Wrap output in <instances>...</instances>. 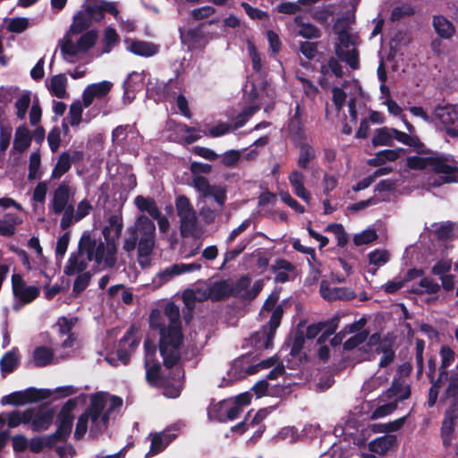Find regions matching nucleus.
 Listing matches in <instances>:
<instances>
[{
  "label": "nucleus",
  "instance_id": "38",
  "mask_svg": "<svg viewBox=\"0 0 458 458\" xmlns=\"http://www.w3.org/2000/svg\"><path fill=\"white\" fill-rule=\"evenodd\" d=\"M31 136L30 131L25 126H19L14 134L13 151L21 153L30 145Z\"/></svg>",
  "mask_w": 458,
  "mask_h": 458
},
{
  "label": "nucleus",
  "instance_id": "51",
  "mask_svg": "<svg viewBox=\"0 0 458 458\" xmlns=\"http://www.w3.org/2000/svg\"><path fill=\"white\" fill-rule=\"evenodd\" d=\"M30 420V411H13L6 414L7 424L10 428L18 427L20 424H27Z\"/></svg>",
  "mask_w": 458,
  "mask_h": 458
},
{
  "label": "nucleus",
  "instance_id": "18",
  "mask_svg": "<svg viewBox=\"0 0 458 458\" xmlns=\"http://www.w3.org/2000/svg\"><path fill=\"white\" fill-rule=\"evenodd\" d=\"M362 348H366L368 352V355L365 359H369L374 352H382V357L380 358L379 366L386 367L390 362L393 361L394 353L392 349L386 348V344H382L380 343V336L377 334L372 335Z\"/></svg>",
  "mask_w": 458,
  "mask_h": 458
},
{
  "label": "nucleus",
  "instance_id": "57",
  "mask_svg": "<svg viewBox=\"0 0 458 458\" xmlns=\"http://www.w3.org/2000/svg\"><path fill=\"white\" fill-rule=\"evenodd\" d=\"M118 42L119 36L115 30L111 27L106 28L103 38V53H109Z\"/></svg>",
  "mask_w": 458,
  "mask_h": 458
},
{
  "label": "nucleus",
  "instance_id": "53",
  "mask_svg": "<svg viewBox=\"0 0 458 458\" xmlns=\"http://www.w3.org/2000/svg\"><path fill=\"white\" fill-rule=\"evenodd\" d=\"M248 242L242 241L236 247L231 250H227L223 256V262L218 267L219 270H223L225 266L234 260L240 254H242L246 249Z\"/></svg>",
  "mask_w": 458,
  "mask_h": 458
},
{
  "label": "nucleus",
  "instance_id": "48",
  "mask_svg": "<svg viewBox=\"0 0 458 458\" xmlns=\"http://www.w3.org/2000/svg\"><path fill=\"white\" fill-rule=\"evenodd\" d=\"M102 7V0H86L82 5L83 10L93 21H99L103 18Z\"/></svg>",
  "mask_w": 458,
  "mask_h": 458
},
{
  "label": "nucleus",
  "instance_id": "31",
  "mask_svg": "<svg viewBox=\"0 0 458 458\" xmlns=\"http://www.w3.org/2000/svg\"><path fill=\"white\" fill-rule=\"evenodd\" d=\"M271 367H274V369L269 372L267 376L269 379H276L278 376L284 373V366L278 361L276 357H271L254 366L250 367L248 369V373L254 374L261 369H269Z\"/></svg>",
  "mask_w": 458,
  "mask_h": 458
},
{
  "label": "nucleus",
  "instance_id": "58",
  "mask_svg": "<svg viewBox=\"0 0 458 458\" xmlns=\"http://www.w3.org/2000/svg\"><path fill=\"white\" fill-rule=\"evenodd\" d=\"M7 30L13 33H21L30 26V20L25 17L12 18L7 22Z\"/></svg>",
  "mask_w": 458,
  "mask_h": 458
},
{
  "label": "nucleus",
  "instance_id": "2",
  "mask_svg": "<svg viewBox=\"0 0 458 458\" xmlns=\"http://www.w3.org/2000/svg\"><path fill=\"white\" fill-rule=\"evenodd\" d=\"M149 323L152 327L160 329L159 348L165 366L173 367L179 360L182 341L179 308L170 302L165 305L163 314L159 310H153Z\"/></svg>",
  "mask_w": 458,
  "mask_h": 458
},
{
  "label": "nucleus",
  "instance_id": "36",
  "mask_svg": "<svg viewBox=\"0 0 458 458\" xmlns=\"http://www.w3.org/2000/svg\"><path fill=\"white\" fill-rule=\"evenodd\" d=\"M202 293L203 299L218 301L229 293V287L225 281H219L207 286Z\"/></svg>",
  "mask_w": 458,
  "mask_h": 458
},
{
  "label": "nucleus",
  "instance_id": "28",
  "mask_svg": "<svg viewBox=\"0 0 458 458\" xmlns=\"http://www.w3.org/2000/svg\"><path fill=\"white\" fill-rule=\"evenodd\" d=\"M350 89V94L352 96L360 94V88L358 82L353 81L352 82H344L343 88L334 87L332 89L333 102L336 109L340 110L346 100V90Z\"/></svg>",
  "mask_w": 458,
  "mask_h": 458
},
{
  "label": "nucleus",
  "instance_id": "35",
  "mask_svg": "<svg viewBox=\"0 0 458 458\" xmlns=\"http://www.w3.org/2000/svg\"><path fill=\"white\" fill-rule=\"evenodd\" d=\"M432 24L435 32L443 39H450L455 33L454 25L443 15L434 16Z\"/></svg>",
  "mask_w": 458,
  "mask_h": 458
},
{
  "label": "nucleus",
  "instance_id": "8",
  "mask_svg": "<svg viewBox=\"0 0 458 458\" xmlns=\"http://www.w3.org/2000/svg\"><path fill=\"white\" fill-rule=\"evenodd\" d=\"M108 417L98 409H93L92 403L87 411L81 414L77 421L74 437L81 438L88 431L93 437H98L106 428Z\"/></svg>",
  "mask_w": 458,
  "mask_h": 458
},
{
  "label": "nucleus",
  "instance_id": "26",
  "mask_svg": "<svg viewBox=\"0 0 458 458\" xmlns=\"http://www.w3.org/2000/svg\"><path fill=\"white\" fill-rule=\"evenodd\" d=\"M30 411V420L28 425L30 426L33 431L46 430L52 424L54 419V412L51 410H32Z\"/></svg>",
  "mask_w": 458,
  "mask_h": 458
},
{
  "label": "nucleus",
  "instance_id": "30",
  "mask_svg": "<svg viewBox=\"0 0 458 458\" xmlns=\"http://www.w3.org/2000/svg\"><path fill=\"white\" fill-rule=\"evenodd\" d=\"M365 325V320L363 318L351 324L348 326V332L349 333H355L356 335L350 337L348 340H346L344 344V347L346 350H352L357 347L358 345L361 344L363 342H365L368 339V333L366 331H360L361 328Z\"/></svg>",
  "mask_w": 458,
  "mask_h": 458
},
{
  "label": "nucleus",
  "instance_id": "41",
  "mask_svg": "<svg viewBox=\"0 0 458 458\" xmlns=\"http://www.w3.org/2000/svg\"><path fill=\"white\" fill-rule=\"evenodd\" d=\"M92 22H94L93 20L87 14L83 8H81V10L74 15L69 31L71 33L79 34L88 29Z\"/></svg>",
  "mask_w": 458,
  "mask_h": 458
},
{
  "label": "nucleus",
  "instance_id": "62",
  "mask_svg": "<svg viewBox=\"0 0 458 458\" xmlns=\"http://www.w3.org/2000/svg\"><path fill=\"white\" fill-rule=\"evenodd\" d=\"M295 22L298 24L299 30L298 34L305 38H318L319 32L313 25L310 23H301L299 17L295 18Z\"/></svg>",
  "mask_w": 458,
  "mask_h": 458
},
{
  "label": "nucleus",
  "instance_id": "15",
  "mask_svg": "<svg viewBox=\"0 0 458 458\" xmlns=\"http://www.w3.org/2000/svg\"><path fill=\"white\" fill-rule=\"evenodd\" d=\"M201 269V265L199 263H177L160 270L153 278V284L157 287L171 281L174 277L182 274L191 273Z\"/></svg>",
  "mask_w": 458,
  "mask_h": 458
},
{
  "label": "nucleus",
  "instance_id": "33",
  "mask_svg": "<svg viewBox=\"0 0 458 458\" xmlns=\"http://www.w3.org/2000/svg\"><path fill=\"white\" fill-rule=\"evenodd\" d=\"M288 180L295 195L309 204L311 200V195L304 186L303 174L294 170L289 174Z\"/></svg>",
  "mask_w": 458,
  "mask_h": 458
},
{
  "label": "nucleus",
  "instance_id": "20",
  "mask_svg": "<svg viewBox=\"0 0 458 458\" xmlns=\"http://www.w3.org/2000/svg\"><path fill=\"white\" fill-rule=\"evenodd\" d=\"M321 296L327 301H349L355 297V293L349 287H338L330 285L327 282L320 284Z\"/></svg>",
  "mask_w": 458,
  "mask_h": 458
},
{
  "label": "nucleus",
  "instance_id": "46",
  "mask_svg": "<svg viewBox=\"0 0 458 458\" xmlns=\"http://www.w3.org/2000/svg\"><path fill=\"white\" fill-rule=\"evenodd\" d=\"M14 99L16 115L20 120H23L30 105V93L28 91L20 92L18 90V95Z\"/></svg>",
  "mask_w": 458,
  "mask_h": 458
},
{
  "label": "nucleus",
  "instance_id": "7",
  "mask_svg": "<svg viewBox=\"0 0 458 458\" xmlns=\"http://www.w3.org/2000/svg\"><path fill=\"white\" fill-rule=\"evenodd\" d=\"M76 33L70 31L60 41V48L65 61L74 63L81 59L96 43L98 34L94 30H89L79 38Z\"/></svg>",
  "mask_w": 458,
  "mask_h": 458
},
{
  "label": "nucleus",
  "instance_id": "34",
  "mask_svg": "<svg viewBox=\"0 0 458 458\" xmlns=\"http://www.w3.org/2000/svg\"><path fill=\"white\" fill-rule=\"evenodd\" d=\"M396 445V437L393 435H385L377 437L369 443L370 452L379 455H385Z\"/></svg>",
  "mask_w": 458,
  "mask_h": 458
},
{
  "label": "nucleus",
  "instance_id": "10",
  "mask_svg": "<svg viewBox=\"0 0 458 458\" xmlns=\"http://www.w3.org/2000/svg\"><path fill=\"white\" fill-rule=\"evenodd\" d=\"M176 212L180 219V231L183 237L193 235L197 230V215L190 200L179 196L175 200Z\"/></svg>",
  "mask_w": 458,
  "mask_h": 458
},
{
  "label": "nucleus",
  "instance_id": "49",
  "mask_svg": "<svg viewBox=\"0 0 458 458\" xmlns=\"http://www.w3.org/2000/svg\"><path fill=\"white\" fill-rule=\"evenodd\" d=\"M316 157V151L315 149L308 145V144H302L300 148V153L299 157L297 160V165L299 167L302 169H308L310 163L315 159Z\"/></svg>",
  "mask_w": 458,
  "mask_h": 458
},
{
  "label": "nucleus",
  "instance_id": "42",
  "mask_svg": "<svg viewBox=\"0 0 458 458\" xmlns=\"http://www.w3.org/2000/svg\"><path fill=\"white\" fill-rule=\"evenodd\" d=\"M67 79L64 74L55 75L51 78L48 83V89L50 92L58 98L66 97Z\"/></svg>",
  "mask_w": 458,
  "mask_h": 458
},
{
  "label": "nucleus",
  "instance_id": "50",
  "mask_svg": "<svg viewBox=\"0 0 458 458\" xmlns=\"http://www.w3.org/2000/svg\"><path fill=\"white\" fill-rule=\"evenodd\" d=\"M77 319L74 318H61L58 319L56 326L58 327V330L60 334L63 335H68L67 339L64 340V345L70 346L72 344V335H70L71 330L72 329L73 326L75 325Z\"/></svg>",
  "mask_w": 458,
  "mask_h": 458
},
{
  "label": "nucleus",
  "instance_id": "4",
  "mask_svg": "<svg viewBox=\"0 0 458 458\" xmlns=\"http://www.w3.org/2000/svg\"><path fill=\"white\" fill-rule=\"evenodd\" d=\"M407 165L411 169H428L438 175L437 179L429 182L431 186L458 182V167L450 164L449 160L444 157H409Z\"/></svg>",
  "mask_w": 458,
  "mask_h": 458
},
{
  "label": "nucleus",
  "instance_id": "19",
  "mask_svg": "<svg viewBox=\"0 0 458 458\" xmlns=\"http://www.w3.org/2000/svg\"><path fill=\"white\" fill-rule=\"evenodd\" d=\"M145 72H131L125 81L123 82V101L126 104H130L135 98V94L140 91L145 85L146 79Z\"/></svg>",
  "mask_w": 458,
  "mask_h": 458
},
{
  "label": "nucleus",
  "instance_id": "17",
  "mask_svg": "<svg viewBox=\"0 0 458 458\" xmlns=\"http://www.w3.org/2000/svg\"><path fill=\"white\" fill-rule=\"evenodd\" d=\"M91 210L92 205L87 199H83L82 200H81L78 203L76 209L72 204H70L67 207L65 213H64L62 216V218L60 220V227L63 230L69 228L73 224L81 221L85 216L89 215Z\"/></svg>",
  "mask_w": 458,
  "mask_h": 458
},
{
  "label": "nucleus",
  "instance_id": "43",
  "mask_svg": "<svg viewBox=\"0 0 458 458\" xmlns=\"http://www.w3.org/2000/svg\"><path fill=\"white\" fill-rule=\"evenodd\" d=\"M394 140V128L382 127L377 129L372 138L374 147L392 146Z\"/></svg>",
  "mask_w": 458,
  "mask_h": 458
},
{
  "label": "nucleus",
  "instance_id": "37",
  "mask_svg": "<svg viewBox=\"0 0 458 458\" xmlns=\"http://www.w3.org/2000/svg\"><path fill=\"white\" fill-rule=\"evenodd\" d=\"M20 354L17 348L7 352L0 359V369L3 375L13 372L19 365Z\"/></svg>",
  "mask_w": 458,
  "mask_h": 458
},
{
  "label": "nucleus",
  "instance_id": "14",
  "mask_svg": "<svg viewBox=\"0 0 458 458\" xmlns=\"http://www.w3.org/2000/svg\"><path fill=\"white\" fill-rule=\"evenodd\" d=\"M242 408L233 400H224L211 404L208 409V415L211 420L225 421L233 420L242 413Z\"/></svg>",
  "mask_w": 458,
  "mask_h": 458
},
{
  "label": "nucleus",
  "instance_id": "9",
  "mask_svg": "<svg viewBox=\"0 0 458 458\" xmlns=\"http://www.w3.org/2000/svg\"><path fill=\"white\" fill-rule=\"evenodd\" d=\"M180 89V83L177 80H169L166 83L158 84L156 93L158 99L169 98H176V104L182 114L190 118L191 114L188 107V101L182 95L178 94ZM154 91L155 88L152 86V82L148 81L147 94L151 95Z\"/></svg>",
  "mask_w": 458,
  "mask_h": 458
},
{
  "label": "nucleus",
  "instance_id": "64",
  "mask_svg": "<svg viewBox=\"0 0 458 458\" xmlns=\"http://www.w3.org/2000/svg\"><path fill=\"white\" fill-rule=\"evenodd\" d=\"M129 134H134L133 128L130 125H120L113 131L112 138L114 141L121 143L128 139Z\"/></svg>",
  "mask_w": 458,
  "mask_h": 458
},
{
  "label": "nucleus",
  "instance_id": "5",
  "mask_svg": "<svg viewBox=\"0 0 458 458\" xmlns=\"http://www.w3.org/2000/svg\"><path fill=\"white\" fill-rule=\"evenodd\" d=\"M276 301V295H270L267 298L263 306L262 314L265 315L267 311L268 312L273 310L268 325L263 327L250 338L251 344L259 350L268 349L272 346L275 332L280 325L283 315V309L280 306H277L274 309Z\"/></svg>",
  "mask_w": 458,
  "mask_h": 458
},
{
  "label": "nucleus",
  "instance_id": "11",
  "mask_svg": "<svg viewBox=\"0 0 458 458\" xmlns=\"http://www.w3.org/2000/svg\"><path fill=\"white\" fill-rule=\"evenodd\" d=\"M87 397V394H82L76 398L68 400L65 403L58 417V428L55 434L49 438L64 439L70 435L73 421L72 411L78 403L85 404Z\"/></svg>",
  "mask_w": 458,
  "mask_h": 458
},
{
  "label": "nucleus",
  "instance_id": "23",
  "mask_svg": "<svg viewBox=\"0 0 458 458\" xmlns=\"http://www.w3.org/2000/svg\"><path fill=\"white\" fill-rule=\"evenodd\" d=\"M90 401L93 409H98L101 411L102 413H106L107 416L109 412L123 404V400L120 397L102 392L91 395Z\"/></svg>",
  "mask_w": 458,
  "mask_h": 458
},
{
  "label": "nucleus",
  "instance_id": "16",
  "mask_svg": "<svg viewBox=\"0 0 458 458\" xmlns=\"http://www.w3.org/2000/svg\"><path fill=\"white\" fill-rule=\"evenodd\" d=\"M74 195V190L66 182H61L53 191L48 208L55 215L65 213L70 199Z\"/></svg>",
  "mask_w": 458,
  "mask_h": 458
},
{
  "label": "nucleus",
  "instance_id": "29",
  "mask_svg": "<svg viewBox=\"0 0 458 458\" xmlns=\"http://www.w3.org/2000/svg\"><path fill=\"white\" fill-rule=\"evenodd\" d=\"M125 44L128 51L144 57L152 56L159 51L158 46L151 42L127 39Z\"/></svg>",
  "mask_w": 458,
  "mask_h": 458
},
{
  "label": "nucleus",
  "instance_id": "61",
  "mask_svg": "<svg viewBox=\"0 0 458 458\" xmlns=\"http://www.w3.org/2000/svg\"><path fill=\"white\" fill-rule=\"evenodd\" d=\"M40 155L38 152H33L31 153L30 157V165H29V174L28 178L30 180H35L38 177H40Z\"/></svg>",
  "mask_w": 458,
  "mask_h": 458
},
{
  "label": "nucleus",
  "instance_id": "1",
  "mask_svg": "<svg viewBox=\"0 0 458 458\" xmlns=\"http://www.w3.org/2000/svg\"><path fill=\"white\" fill-rule=\"evenodd\" d=\"M105 242L84 233L79 242L77 252H72L64 267V274L74 276L83 272L89 262H93L99 269L112 267L116 263V244L109 241V228L102 230Z\"/></svg>",
  "mask_w": 458,
  "mask_h": 458
},
{
  "label": "nucleus",
  "instance_id": "13",
  "mask_svg": "<svg viewBox=\"0 0 458 458\" xmlns=\"http://www.w3.org/2000/svg\"><path fill=\"white\" fill-rule=\"evenodd\" d=\"M339 45L335 47V53L338 58L345 62L352 69L355 70L359 67V55L357 50L350 46L355 45L354 36L341 32L339 34Z\"/></svg>",
  "mask_w": 458,
  "mask_h": 458
},
{
  "label": "nucleus",
  "instance_id": "27",
  "mask_svg": "<svg viewBox=\"0 0 458 458\" xmlns=\"http://www.w3.org/2000/svg\"><path fill=\"white\" fill-rule=\"evenodd\" d=\"M181 38L190 48H201L209 41V38L204 33L202 27L182 31Z\"/></svg>",
  "mask_w": 458,
  "mask_h": 458
},
{
  "label": "nucleus",
  "instance_id": "22",
  "mask_svg": "<svg viewBox=\"0 0 458 458\" xmlns=\"http://www.w3.org/2000/svg\"><path fill=\"white\" fill-rule=\"evenodd\" d=\"M13 291L18 299L24 303H28L36 299L39 294V288L33 285H26L21 277L18 275H13L12 277Z\"/></svg>",
  "mask_w": 458,
  "mask_h": 458
},
{
  "label": "nucleus",
  "instance_id": "21",
  "mask_svg": "<svg viewBox=\"0 0 458 458\" xmlns=\"http://www.w3.org/2000/svg\"><path fill=\"white\" fill-rule=\"evenodd\" d=\"M112 87L113 83L108 81L89 85L82 94V101L85 108L89 107L93 103L94 99H100L106 97Z\"/></svg>",
  "mask_w": 458,
  "mask_h": 458
},
{
  "label": "nucleus",
  "instance_id": "59",
  "mask_svg": "<svg viewBox=\"0 0 458 458\" xmlns=\"http://www.w3.org/2000/svg\"><path fill=\"white\" fill-rule=\"evenodd\" d=\"M242 156V153L241 150L231 149V150L225 151V153L220 155L218 157L220 158L221 163L224 165H225L227 167H233L238 164Z\"/></svg>",
  "mask_w": 458,
  "mask_h": 458
},
{
  "label": "nucleus",
  "instance_id": "60",
  "mask_svg": "<svg viewBox=\"0 0 458 458\" xmlns=\"http://www.w3.org/2000/svg\"><path fill=\"white\" fill-rule=\"evenodd\" d=\"M123 219L118 215H112L108 218V225L104 228H109V241H113L114 243V239L112 237V232L114 233L115 237H119L121 235L123 230Z\"/></svg>",
  "mask_w": 458,
  "mask_h": 458
},
{
  "label": "nucleus",
  "instance_id": "12",
  "mask_svg": "<svg viewBox=\"0 0 458 458\" xmlns=\"http://www.w3.org/2000/svg\"><path fill=\"white\" fill-rule=\"evenodd\" d=\"M434 120L443 126L450 137L458 136V105H437L433 111Z\"/></svg>",
  "mask_w": 458,
  "mask_h": 458
},
{
  "label": "nucleus",
  "instance_id": "39",
  "mask_svg": "<svg viewBox=\"0 0 458 458\" xmlns=\"http://www.w3.org/2000/svg\"><path fill=\"white\" fill-rule=\"evenodd\" d=\"M18 88L0 87V123L6 115L9 104L17 97Z\"/></svg>",
  "mask_w": 458,
  "mask_h": 458
},
{
  "label": "nucleus",
  "instance_id": "3",
  "mask_svg": "<svg viewBox=\"0 0 458 458\" xmlns=\"http://www.w3.org/2000/svg\"><path fill=\"white\" fill-rule=\"evenodd\" d=\"M127 233L129 236L123 242V250L131 252L137 248L139 265L143 268L150 267L156 248L155 223L147 216L140 215L128 227Z\"/></svg>",
  "mask_w": 458,
  "mask_h": 458
},
{
  "label": "nucleus",
  "instance_id": "32",
  "mask_svg": "<svg viewBox=\"0 0 458 458\" xmlns=\"http://www.w3.org/2000/svg\"><path fill=\"white\" fill-rule=\"evenodd\" d=\"M39 393L33 389H28L24 392H15L12 393L8 395H5L2 398L1 403L3 405L5 404H13V405H20L25 404L30 402L36 401L39 399Z\"/></svg>",
  "mask_w": 458,
  "mask_h": 458
},
{
  "label": "nucleus",
  "instance_id": "40",
  "mask_svg": "<svg viewBox=\"0 0 458 458\" xmlns=\"http://www.w3.org/2000/svg\"><path fill=\"white\" fill-rule=\"evenodd\" d=\"M134 205L140 211L148 213L152 218L157 217L160 213L156 201L151 198L138 195L134 199Z\"/></svg>",
  "mask_w": 458,
  "mask_h": 458
},
{
  "label": "nucleus",
  "instance_id": "56",
  "mask_svg": "<svg viewBox=\"0 0 458 458\" xmlns=\"http://www.w3.org/2000/svg\"><path fill=\"white\" fill-rule=\"evenodd\" d=\"M388 380L385 373L377 374L367 380L362 386L364 393H371Z\"/></svg>",
  "mask_w": 458,
  "mask_h": 458
},
{
  "label": "nucleus",
  "instance_id": "44",
  "mask_svg": "<svg viewBox=\"0 0 458 458\" xmlns=\"http://www.w3.org/2000/svg\"><path fill=\"white\" fill-rule=\"evenodd\" d=\"M410 387L400 379L394 380L387 390V396L394 399V402L407 399L410 396Z\"/></svg>",
  "mask_w": 458,
  "mask_h": 458
},
{
  "label": "nucleus",
  "instance_id": "63",
  "mask_svg": "<svg viewBox=\"0 0 458 458\" xmlns=\"http://www.w3.org/2000/svg\"><path fill=\"white\" fill-rule=\"evenodd\" d=\"M230 128L231 126L228 123L220 122L208 129L203 130L202 132L205 136L216 138L227 133Z\"/></svg>",
  "mask_w": 458,
  "mask_h": 458
},
{
  "label": "nucleus",
  "instance_id": "55",
  "mask_svg": "<svg viewBox=\"0 0 458 458\" xmlns=\"http://www.w3.org/2000/svg\"><path fill=\"white\" fill-rule=\"evenodd\" d=\"M83 101L73 102L69 110V122L72 126L79 125L82 121Z\"/></svg>",
  "mask_w": 458,
  "mask_h": 458
},
{
  "label": "nucleus",
  "instance_id": "45",
  "mask_svg": "<svg viewBox=\"0 0 458 458\" xmlns=\"http://www.w3.org/2000/svg\"><path fill=\"white\" fill-rule=\"evenodd\" d=\"M394 140L409 147H412L417 150L422 148L423 144L420 142L416 134H410L408 132L398 131L394 128Z\"/></svg>",
  "mask_w": 458,
  "mask_h": 458
},
{
  "label": "nucleus",
  "instance_id": "6",
  "mask_svg": "<svg viewBox=\"0 0 458 458\" xmlns=\"http://www.w3.org/2000/svg\"><path fill=\"white\" fill-rule=\"evenodd\" d=\"M145 348V369L147 381L155 386L163 387L164 394L170 398L179 396L181 389L179 382L174 386H166L165 380L160 377V365L156 359L157 352L155 345L148 340L144 342Z\"/></svg>",
  "mask_w": 458,
  "mask_h": 458
},
{
  "label": "nucleus",
  "instance_id": "54",
  "mask_svg": "<svg viewBox=\"0 0 458 458\" xmlns=\"http://www.w3.org/2000/svg\"><path fill=\"white\" fill-rule=\"evenodd\" d=\"M52 359L53 353L48 348L38 347L33 352V361L36 366H46L51 362Z\"/></svg>",
  "mask_w": 458,
  "mask_h": 458
},
{
  "label": "nucleus",
  "instance_id": "47",
  "mask_svg": "<svg viewBox=\"0 0 458 458\" xmlns=\"http://www.w3.org/2000/svg\"><path fill=\"white\" fill-rule=\"evenodd\" d=\"M72 166V158L69 153L64 152L59 156L57 163L52 171L51 177L58 179L64 175Z\"/></svg>",
  "mask_w": 458,
  "mask_h": 458
},
{
  "label": "nucleus",
  "instance_id": "25",
  "mask_svg": "<svg viewBox=\"0 0 458 458\" xmlns=\"http://www.w3.org/2000/svg\"><path fill=\"white\" fill-rule=\"evenodd\" d=\"M458 416V405L454 403L445 413L441 427V437L445 446L451 445L454 438V421Z\"/></svg>",
  "mask_w": 458,
  "mask_h": 458
},
{
  "label": "nucleus",
  "instance_id": "52",
  "mask_svg": "<svg viewBox=\"0 0 458 458\" xmlns=\"http://www.w3.org/2000/svg\"><path fill=\"white\" fill-rule=\"evenodd\" d=\"M369 265L380 267L386 264L390 259V254L386 250L377 249L369 252Z\"/></svg>",
  "mask_w": 458,
  "mask_h": 458
},
{
  "label": "nucleus",
  "instance_id": "24",
  "mask_svg": "<svg viewBox=\"0 0 458 458\" xmlns=\"http://www.w3.org/2000/svg\"><path fill=\"white\" fill-rule=\"evenodd\" d=\"M174 428H167L162 432L150 434V450L148 455H155L163 451L177 436Z\"/></svg>",
  "mask_w": 458,
  "mask_h": 458
}]
</instances>
